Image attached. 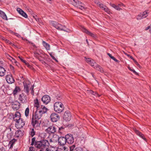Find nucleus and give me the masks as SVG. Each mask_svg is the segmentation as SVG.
I'll return each instance as SVG.
<instances>
[{
	"mask_svg": "<svg viewBox=\"0 0 151 151\" xmlns=\"http://www.w3.org/2000/svg\"><path fill=\"white\" fill-rule=\"evenodd\" d=\"M35 139V137L32 138L31 145L32 146L34 145L35 147L37 149L41 150L50 145L49 142L47 140L42 139L40 141H37Z\"/></svg>",
	"mask_w": 151,
	"mask_h": 151,
	"instance_id": "obj_1",
	"label": "nucleus"
},
{
	"mask_svg": "<svg viewBox=\"0 0 151 151\" xmlns=\"http://www.w3.org/2000/svg\"><path fill=\"white\" fill-rule=\"evenodd\" d=\"M50 24L56 28L57 29L60 31H63L67 32H70V31L68 29L66 28L65 26H63L58 22L53 21H50Z\"/></svg>",
	"mask_w": 151,
	"mask_h": 151,
	"instance_id": "obj_2",
	"label": "nucleus"
},
{
	"mask_svg": "<svg viewBox=\"0 0 151 151\" xmlns=\"http://www.w3.org/2000/svg\"><path fill=\"white\" fill-rule=\"evenodd\" d=\"M54 110L56 112L59 113L63 112L64 107L63 104L60 102H57L54 105Z\"/></svg>",
	"mask_w": 151,
	"mask_h": 151,
	"instance_id": "obj_3",
	"label": "nucleus"
},
{
	"mask_svg": "<svg viewBox=\"0 0 151 151\" xmlns=\"http://www.w3.org/2000/svg\"><path fill=\"white\" fill-rule=\"evenodd\" d=\"M41 123V121L38 120L37 119L34 118L33 117H32L31 119V124L32 125L33 127L37 129H38L40 127V124Z\"/></svg>",
	"mask_w": 151,
	"mask_h": 151,
	"instance_id": "obj_4",
	"label": "nucleus"
},
{
	"mask_svg": "<svg viewBox=\"0 0 151 151\" xmlns=\"http://www.w3.org/2000/svg\"><path fill=\"white\" fill-rule=\"evenodd\" d=\"M54 125L50 126L45 129V131L49 134L54 133L56 131L57 128Z\"/></svg>",
	"mask_w": 151,
	"mask_h": 151,
	"instance_id": "obj_5",
	"label": "nucleus"
},
{
	"mask_svg": "<svg viewBox=\"0 0 151 151\" xmlns=\"http://www.w3.org/2000/svg\"><path fill=\"white\" fill-rule=\"evenodd\" d=\"M50 118L52 122H55L59 120L60 117L58 114L55 113H53L50 115Z\"/></svg>",
	"mask_w": 151,
	"mask_h": 151,
	"instance_id": "obj_6",
	"label": "nucleus"
},
{
	"mask_svg": "<svg viewBox=\"0 0 151 151\" xmlns=\"http://www.w3.org/2000/svg\"><path fill=\"white\" fill-rule=\"evenodd\" d=\"M24 124V122L22 119H21L16 121L15 126L17 129H19L23 127Z\"/></svg>",
	"mask_w": 151,
	"mask_h": 151,
	"instance_id": "obj_7",
	"label": "nucleus"
},
{
	"mask_svg": "<svg viewBox=\"0 0 151 151\" xmlns=\"http://www.w3.org/2000/svg\"><path fill=\"white\" fill-rule=\"evenodd\" d=\"M71 115L70 112L68 111H65L63 115L64 120L66 121H69L71 119Z\"/></svg>",
	"mask_w": 151,
	"mask_h": 151,
	"instance_id": "obj_8",
	"label": "nucleus"
},
{
	"mask_svg": "<svg viewBox=\"0 0 151 151\" xmlns=\"http://www.w3.org/2000/svg\"><path fill=\"white\" fill-rule=\"evenodd\" d=\"M67 142L68 144H72L74 142L73 135L70 134H68L65 135Z\"/></svg>",
	"mask_w": 151,
	"mask_h": 151,
	"instance_id": "obj_9",
	"label": "nucleus"
},
{
	"mask_svg": "<svg viewBox=\"0 0 151 151\" xmlns=\"http://www.w3.org/2000/svg\"><path fill=\"white\" fill-rule=\"evenodd\" d=\"M23 83L24 86V90L27 94H28L29 91V81L25 80L23 81Z\"/></svg>",
	"mask_w": 151,
	"mask_h": 151,
	"instance_id": "obj_10",
	"label": "nucleus"
},
{
	"mask_svg": "<svg viewBox=\"0 0 151 151\" xmlns=\"http://www.w3.org/2000/svg\"><path fill=\"white\" fill-rule=\"evenodd\" d=\"M6 79L7 82L9 84H12L14 83L15 80L11 74H8L6 76Z\"/></svg>",
	"mask_w": 151,
	"mask_h": 151,
	"instance_id": "obj_11",
	"label": "nucleus"
},
{
	"mask_svg": "<svg viewBox=\"0 0 151 151\" xmlns=\"http://www.w3.org/2000/svg\"><path fill=\"white\" fill-rule=\"evenodd\" d=\"M18 99L21 103H24L27 102L26 96L23 93L19 95Z\"/></svg>",
	"mask_w": 151,
	"mask_h": 151,
	"instance_id": "obj_12",
	"label": "nucleus"
},
{
	"mask_svg": "<svg viewBox=\"0 0 151 151\" xmlns=\"http://www.w3.org/2000/svg\"><path fill=\"white\" fill-rule=\"evenodd\" d=\"M73 1L75 3L74 4V5L75 6L80 9L82 10L85 9L84 4L81 2L78 1H76L75 0H73Z\"/></svg>",
	"mask_w": 151,
	"mask_h": 151,
	"instance_id": "obj_13",
	"label": "nucleus"
},
{
	"mask_svg": "<svg viewBox=\"0 0 151 151\" xmlns=\"http://www.w3.org/2000/svg\"><path fill=\"white\" fill-rule=\"evenodd\" d=\"M65 136L60 137H59L58 136V142L59 145H64L67 143L66 139Z\"/></svg>",
	"mask_w": 151,
	"mask_h": 151,
	"instance_id": "obj_14",
	"label": "nucleus"
},
{
	"mask_svg": "<svg viewBox=\"0 0 151 151\" xmlns=\"http://www.w3.org/2000/svg\"><path fill=\"white\" fill-rule=\"evenodd\" d=\"M41 112V111H40L36 110L35 113V115L33 114L32 117H33L34 118L36 119H37L38 120H40L42 114Z\"/></svg>",
	"mask_w": 151,
	"mask_h": 151,
	"instance_id": "obj_15",
	"label": "nucleus"
},
{
	"mask_svg": "<svg viewBox=\"0 0 151 151\" xmlns=\"http://www.w3.org/2000/svg\"><path fill=\"white\" fill-rule=\"evenodd\" d=\"M42 101L44 104H47L50 101V97L47 95H45L42 98Z\"/></svg>",
	"mask_w": 151,
	"mask_h": 151,
	"instance_id": "obj_16",
	"label": "nucleus"
},
{
	"mask_svg": "<svg viewBox=\"0 0 151 151\" xmlns=\"http://www.w3.org/2000/svg\"><path fill=\"white\" fill-rule=\"evenodd\" d=\"M58 139H59L58 136L56 134H54L52 137L50 139V144L57 142L58 141Z\"/></svg>",
	"mask_w": 151,
	"mask_h": 151,
	"instance_id": "obj_17",
	"label": "nucleus"
},
{
	"mask_svg": "<svg viewBox=\"0 0 151 151\" xmlns=\"http://www.w3.org/2000/svg\"><path fill=\"white\" fill-rule=\"evenodd\" d=\"M81 30L83 32L86 33L88 35L93 37H95V35L94 34H93V33H92V32L89 31L88 30L86 29V28H85L84 27H82Z\"/></svg>",
	"mask_w": 151,
	"mask_h": 151,
	"instance_id": "obj_18",
	"label": "nucleus"
},
{
	"mask_svg": "<svg viewBox=\"0 0 151 151\" xmlns=\"http://www.w3.org/2000/svg\"><path fill=\"white\" fill-rule=\"evenodd\" d=\"M148 12H147L145 11L142 13H140L138 15L137 19V20L141 19L143 18L146 17L147 16Z\"/></svg>",
	"mask_w": 151,
	"mask_h": 151,
	"instance_id": "obj_19",
	"label": "nucleus"
},
{
	"mask_svg": "<svg viewBox=\"0 0 151 151\" xmlns=\"http://www.w3.org/2000/svg\"><path fill=\"white\" fill-rule=\"evenodd\" d=\"M21 116L20 113L18 111H17L13 116L14 120L15 122L18 121L22 119L21 118Z\"/></svg>",
	"mask_w": 151,
	"mask_h": 151,
	"instance_id": "obj_20",
	"label": "nucleus"
},
{
	"mask_svg": "<svg viewBox=\"0 0 151 151\" xmlns=\"http://www.w3.org/2000/svg\"><path fill=\"white\" fill-rule=\"evenodd\" d=\"M24 134V131L21 130H17L15 132V136L17 137H21Z\"/></svg>",
	"mask_w": 151,
	"mask_h": 151,
	"instance_id": "obj_21",
	"label": "nucleus"
},
{
	"mask_svg": "<svg viewBox=\"0 0 151 151\" xmlns=\"http://www.w3.org/2000/svg\"><path fill=\"white\" fill-rule=\"evenodd\" d=\"M7 130H9L10 132L7 134V137L9 139H11L13 135L14 131H12V129L11 127L8 128L7 129Z\"/></svg>",
	"mask_w": 151,
	"mask_h": 151,
	"instance_id": "obj_22",
	"label": "nucleus"
},
{
	"mask_svg": "<svg viewBox=\"0 0 151 151\" xmlns=\"http://www.w3.org/2000/svg\"><path fill=\"white\" fill-rule=\"evenodd\" d=\"M6 72L5 69L2 66L0 65V76L2 77L4 76Z\"/></svg>",
	"mask_w": 151,
	"mask_h": 151,
	"instance_id": "obj_23",
	"label": "nucleus"
},
{
	"mask_svg": "<svg viewBox=\"0 0 151 151\" xmlns=\"http://www.w3.org/2000/svg\"><path fill=\"white\" fill-rule=\"evenodd\" d=\"M68 148L65 146H62L60 148H58L55 151H68Z\"/></svg>",
	"mask_w": 151,
	"mask_h": 151,
	"instance_id": "obj_24",
	"label": "nucleus"
},
{
	"mask_svg": "<svg viewBox=\"0 0 151 151\" xmlns=\"http://www.w3.org/2000/svg\"><path fill=\"white\" fill-rule=\"evenodd\" d=\"M0 16L3 19L7 20L8 19L5 13L2 11L0 10Z\"/></svg>",
	"mask_w": 151,
	"mask_h": 151,
	"instance_id": "obj_25",
	"label": "nucleus"
},
{
	"mask_svg": "<svg viewBox=\"0 0 151 151\" xmlns=\"http://www.w3.org/2000/svg\"><path fill=\"white\" fill-rule=\"evenodd\" d=\"M21 91L20 88L18 86H16L13 91V93L14 95L15 96L17 94Z\"/></svg>",
	"mask_w": 151,
	"mask_h": 151,
	"instance_id": "obj_26",
	"label": "nucleus"
},
{
	"mask_svg": "<svg viewBox=\"0 0 151 151\" xmlns=\"http://www.w3.org/2000/svg\"><path fill=\"white\" fill-rule=\"evenodd\" d=\"M42 44L43 46L46 48L47 50H49L50 49V45L46 43L45 41H42Z\"/></svg>",
	"mask_w": 151,
	"mask_h": 151,
	"instance_id": "obj_27",
	"label": "nucleus"
},
{
	"mask_svg": "<svg viewBox=\"0 0 151 151\" xmlns=\"http://www.w3.org/2000/svg\"><path fill=\"white\" fill-rule=\"evenodd\" d=\"M17 139H13L11 140L9 142V145L10 144L9 147L10 149L12 148L13 147L14 144L15 143V142H16Z\"/></svg>",
	"mask_w": 151,
	"mask_h": 151,
	"instance_id": "obj_28",
	"label": "nucleus"
},
{
	"mask_svg": "<svg viewBox=\"0 0 151 151\" xmlns=\"http://www.w3.org/2000/svg\"><path fill=\"white\" fill-rule=\"evenodd\" d=\"M94 68L101 73L103 72L102 68L99 65H98L97 64H96V65H95V66L94 67Z\"/></svg>",
	"mask_w": 151,
	"mask_h": 151,
	"instance_id": "obj_29",
	"label": "nucleus"
},
{
	"mask_svg": "<svg viewBox=\"0 0 151 151\" xmlns=\"http://www.w3.org/2000/svg\"><path fill=\"white\" fill-rule=\"evenodd\" d=\"M34 106L35 107H37V109L40 107L39 103L37 99L34 100Z\"/></svg>",
	"mask_w": 151,
	"mask_h": 151,
	"instance_id": "obj_30",
	"label": "nucleus"
},
{
	"mask_svg": "<svg viewBox=\"0 0 151 151\" xmlns=\"http://www.w3.org/2000/svg\"><path fill=\"white\" fill-rule=\"evenodd\" d=\"M29 134L32 137H33L35 135V131L34 129L33 128H32L30 129L29 132Z\"/></svg>",
	"mask_w": 151,
	"mask_h": 151,
	"instance_id": "obj_31",
	"label": "nucleus"
},
{
	"mask_svg": "<svg viewBox=\"0 0 151 151\" xmlns=\"http://www.w3.org/2000/svg\"><path fill=\"white\" fill-rule=\"evenodd\" d=\"M90 93L95 95L96 96H98V97L100 96V95L99 94L96 92L93 91L92 90L90 91Z\"/></svg>",
	"mask_w": 151,
	"mask_h": 151,
	"instance_id": "obj_32",
	"label": "nucleus"
},
{
	"mask_svg": "<svg viewBox=\"0 0 151 151\" xmlns=\"http://www.w3.org/2000/svg\"><path fill=\"white\" fill-rule=\"evenodd\" d=\"M29 107H27L25 109V115L26 117L28 116L29 114Z\"/></svg>",
	"mask_w": 151,
	"mask_h": 151,
	"instance_id": "obj_33",
	"label": "nucleus"
},
{
	"mask_svg": "<svg viewBox=\"0 0 151 151\" xmlns=\"http://www.w3.org/2000/svg\"><path fill=\"white\" fill-rule=\"evenodd\" d=\"M20 14L25 18H27L28 17L27 14L23 10L22 11Z\"/></svg>",
	"mask_w": 151,
	"mask_h": 151,
	"instance_id": "obj_34",
	"label": "nucleus"
},
{
	"mask_svg": "<svg viewBox=\"0 0 151 151\" xmlns=\"http://www.w3.org/2000/svg\"><path fill=\"white\" fill-rule=\"evenodd\" d=\"M43 111H42L41 110H40V111H41V113L42 114H45V113L47 110V109L46 108L45 106H43Z\"/></svg>",
	"mask_w": 151,
	"mask_h": 151,
	"instance_id": "obj_35",
	"label": "nucleus"
},
{
	"mask_svg": "<svg viewBox=\"0 0 151 151\" xmlns=\"http://www.w3.org/2000/svg\"><path fill=\"white\" fill-rule=\"evenodd\" d=\"M102 9L104 10L107 13L110 12L109 9L106 6H104V7H102Z\"/></svg>",
	"mask_w": 151,
	"mask_h": 151,
	"instance_id": "obj_36",
	"label": "nucleus"
},
{
	"mask_svg": "<svg viewBox=\"0 0 151 151\" xmlns=\"http://www.w3.org/2000/svg\"><path fill=\"white\" fill-rule=\"evenodd\" d=\"M91 63H89V64L93 67L95 66V65H96V64H97L93 60H91Z\"/></svg>",
	"mask_w": 151,
	"mask_h": 151,
	"instance_id": "obj_37",
	"label": "nucleus"
},
{
	"mask_svg": "<svg viewBox=\"0 0 151 151\" xmlns=\"http://www.w3.org/2000/svg\"><path fill=\"white\" fill-rule=\"evenodd\" d=\"M2 39V40H4V41H5L6 43H8L9 44H11L12 43L11 42H10V41L9 40H7V39H6L4 37H3Z\"/></svg>",
	"mask_w": 151,
	"mask_h": 151,
	"instance_id": "obj_38",
	"label": "nucleus"
},
{
	"mask_svg": "<svg viewBox=\"0 0 151 151\" xmlns=\"http://www.w3.org/2000/svg\"><path fill=\"white\" fill-rule=\"evenodd\" d=\"M75 150L76 151H84L83 148L80 147L76 148Z\"/></svg>",
	"mask_w": 151,
	"mask_h": 151,
	"instance_id": "obj_39",
	"label": "nucleus"
},
{
	"mask_svg": "<svg viewBox=\"0 0 151 151\" xmlns=\"http://www.w3.org/2000/svg\"><path fill=\"white\" fill-rule=\"evenodd\" d=\"M34 54L35 56L37 59L38 58L41 57V56H40V54L37 52H34Z\"/></svg>",
	"mask_w": 151,
	"mask_h": 151,
	"instance_id": "obj_40",
	"label": "nucleus"
},
{
	"mask_svg": "<svg viewBox=\"0 0 151 151\" xmlns=\"http://www.w3.org/2000/svg\"><path fill=\"white\" fill-rule=\"evenodd\" d=\"M135 132V133L137 134L139 136H140L141 135V134L142 133L141 132H139V131H138V130L136 129H134V130Z\"/></svg>",
	"mask_w": 151,
	"mask_h": 151,
	"instance_id": "obj_41",
	"label": "nucleus"
},
{
	"mask_svg": "<svg viewBox=\"0 0 151 151\" xmlns=\"http://www.w3.org/2000/svg\"><path fill=\"white\" fill-rule=\"evenodd\" d=\"M20 60L23 63H25V64L27 65L28 66H29L30 65L26 61H25V60L22 59H21Z\"/></svg>",
	"mask_w": 151,
	"mask_h": 151,
	"instance_id": "obj_42",
	"label": "nucleus"
},
{
	"mask_svg": "<svg viewBox=\"0 0 151 151\" xmlns=\"http://www.w3.org/2000/svg\"><path fill=\"white\" fill-rule=\"evenodd\" d=\"M40 151H50V150L48 148L45 147V148L40 150Z\"/></svg>",
	"mask_w": 151,
	"mask_h": 151,
	"instance_id": "obj_43",
	"label": "nucleus"
},
{
	"mask_svg": "<svg viewBox=\"0 0 151 151\" xmlns=\"http://www.w3.org/2000/svg\"><path fill=\"white\" fill-rule=\"evenodd\" d=\"M64 129V128L63 127H60L59 128V132L60 133H62L61 131H63Z\"/></svg>",
	"mask_w": 151,
	"mask_h": 151,
	"instance_id": "obj_44",
	"label": "nucleus"
},
{
	"mask_svg": "<svg viewBox=\"0 0 151 151\" xmlns=\"http://www.w3.org/2000/svg\"><path fill=\"white\" fill-rule=\"evenodd\" d=\"M85 58H86V61L87 63L88 64L91 63V60L90 58H86V57H85Z\"/></svg>",
	"mask_w": 151,
	"mask_h": 151,
	"instance_id": "obj_45",
	"label": "nucleus"
},
{
	"mask_svg": "<svg viewBox=\"0 0 151 151\" xmlns=\"http://www.w3.org/2000/svg\"><path fill=\"white\" fill-rule=\"evenodd\" d=\"M17 11L20 14L21 13V12L22 11V10L20 8H18L17 9Z\"/></svg>",
	"mask_w": 151,
	"mask_h": 151,
	"instance_id": "obj_46",
	"label": "nucleus"
},
{
	"mask_svg": "<svg viewBox=\"0 0 151 151\" xmlns=\"http://www.w3.org/2000/svg\"><path fill=\"white\" fill-rule=\"evenodd\" d=\"M35 148L33 147H31L29 148V151H34Z\"/></svg>",
	"mask_w": 151,
	"mask_h": 151,
	"instance_id": "obj_47",
	"label": "nucleus"
},
{
	"mask_svg": "<svg viewBox=\"0 0 151 151\" xmlns=\"http://www.w3.org/2000/svg\"><path fill=\"white\" fill-rule=\"evenodd\" d=\"M43 106H41V107H39L37 109V110H38L39 111L40 110H41L42 111H43Z\"/></svg>",
	"mask_w": 151,
	"mask_h": 151,
	"instance_id": "obj_48",
	"label": "nucleus"
},
{
	"mask_svg": "<svg viewBox=\"0 0 151 151\" xmlns=\"http://www.w3.org/2000/svg\"><path fill=\"white\" fill-rule=\"evenodd\" d=\"M111 59L114 60V61H115L117 63L119 62V61L118 60H117L113 56L112 57Z\"/></svg>",
	"mask_w": 151,
	"mask_h": 151,
	"instance_id": "obj_49",
	"label": "nucleus"
},
{
	"mask_svg": "<svg viewBox=\"0 0 151 151\" xmlns=\"http://www.w3.org/2000/svg\"><path fill=\"white\" fill-rule=\"evenodd\" d=\"M50 55V56L54 60H56L55 57L52 55V53H49Z\"/></svg>",
	"mask_w": 151,
	"mask_h": 151,
	"instance_id": "obj_50",
	"label": "nucleus"
},
{
	"mask_svg": "<svg viewBox=\"0 0 151 151\" xmlns=\"http://www.w3.org/2000/svg\"><path fill=\"white\" fill-rule=\"evenodd\" d=\"M140 137H141V138H142L144 140H146V139L145 138V137L144 135L142 133L141 134V135L140 136Z\"/></svg>",
	"mask_w": 151,
	"mask_h": 151,
	"instance_id": "obj_51",
	"label": "nucleus"
},
{
	"mask_svg": "<svg viewBox=\"0 0 151 151\" xmlns=\"http://www.w3.org/2000/svg\"><path fill=\"white\" fill-rule=\"evenodd\" d=\"M130 70H131V71L132 72L135 74H138V73H137V72L134 70L130 69Z\"/></svg>",
	"mask_w": 151,
	"mask_h": 151,
	"instance_id": "obj_52",
	"label": "nucleus"
},
{
	"mask_svg": "<svg viewBox=\"0 0 151 151\" xmlns=\"http://www.w3.org/2000/svg\"><path fill=\"white\" fill-rule=\"evenodd\" d=\"M97 4H99V5L100 7L101 8V9H102V7H104L105 6H104V5L103 4L100 3V2L97 3Z\"/></svg>",
	"mask_w": 151,
	"mask_h": 151,
	"instance_id": "obj_53",
	"label": "nucleus"
},
{
	"mask_svg": "<svg viewBox=\"0 0 151 151\" xmlns=\"http://www.w3.org/2000/svg\"><path fill=\"white\" fill-rule=\"evenodd\" d=\"M134 62L138 66H139V67L140 66V65L139 64V63H138L137 62V61H136L135 60H134Z\"/></svg>",
	"mask_w": 151,
	"mask_h": 151,
	"instance_id": "obj_54",
	"label": "nucleus"
},
{
	"mask_svg": "<svg viewBox=\"0 0 151 151\" xmlns=\"http://www.w3.org/2000/svg\"><path fill=\"white\" fill-rule=\"evenodd\" d=\"M11 61H12L13 63H17V61L14 58L13 60H12Z\"/></svg>",
	"mask_w": 151,
	"mask_h": 151,
	"instance_id": "obj_55",
	"label": "nucleus"
},
{
	"mask_svg": "<svg viewBox=\"0 0 151 151\" xmlns=\"http://www.w3.org/2000/svg\"><path fill=\"white\" fill-rule=\"evenodd\" d=\"M116 9L118 11H120V10H122V9L121 8H120L119 7V6H118V5L117 6V7H116Z\"/></svg>",
	"mask_w": 151,
	"mask_h": 151,
	"instance_id": "obj_56",
	"label": "nucleus"
},
{
	"mask_svg": "<svg viewBox=\"0 0 151 151\" xmlns=\"http://www.w3.org/2000/svg\"><path fill=\"white\" fill-rule=\"evenodd\" d=\"M14 34L17 37H20V35L19 34H18V33H14Z\"/></svg>",
	"mask_w": 151,
	"mask_h": 151,
	"instance_id": "obj_57",
	"label": "nucleus"
},
{
	"mask_svg": "<svg viewBox=\"0 0 151 151\" xmlns=\"http://www.w3.org/2000/svg\"><path fill=\"white\" fill-rule=\"evenodd\" d=\"M8 56L9 58L8 57V58L11 61L12 60H13L14 59V58L10 56L9 55H8Z\"/></svg>",
	"mask_w": 151,
	"mask_h": 151,
	"instance_id": "obj_58",
	"label": "nucleus"
},
{
	"mask_svg": "<svg viewBox=\"0 0 151 151\" xmlns=\"http://www.w3.org/2000/svg\"><path fill=\"white\" fill-rule=\"evenodd\" d=\"M33 88H34V87H33V86H32V87L30 88V89H32L31 92V93L32 94L33 93V92H34Z\"/></svg>",
	"mask_w": 151,
	"mask_h": 151,
	"instance_id": "obj_59",
	"label": "nucleus"
},
{
	"mask_svg": "<svg viewBox=\"0 0 151 151\" xmlns=\"http://www.w3.org/2000/svg\"><path fill=\"white\" fill-rule=\"evenodd\" d=\"M42 63L45 65L46 66H47L48 65V64H47V63L44 61Z\"/></svg>",
	"mask_w": 151,
	"mask_h": 151,
	"instance_id": "obj_60",
	"label": "nucleus"
},
{
	"mask_svg": "<svg viewBox=\"0 0 151 151\" xmlns=\"http://www.w3.org/2000/svg\"><path fill=\"white\" fill-rule=\"evenodd\" d=\"M42 63L45 65L46 66H47L48 65V64H47V63L44 61Z\"/></svg>",
	"mask_w": 151,
	"mask_h": 151,
	"instance_id": "obj_61",
	"label": "nucleus"
},
{
	"mask_svg": "<svg viewBox=\"0 0 151 151\" xmlns=\"http://www.w3.org/2000/svg\"><path fill=\"white\" fill-rule=\"evenodd\" d=\"M40 58L41 57L38 58V59L42 63L44 61L42 59Z\"/></svg>",
	"mask_w": 151,
	"mask_h": 151,
	"instance_id": "obj_62",
	"label": "nucleus"
},
{
	"mask_svg": "<svg viewBox=\"0 0 151 151\" xmlns=\"http://www.w3.org/2000/svg\"><path fill=\"white\" fill-rule=\"evenodd\" d=\"M110 5L111 6H112L113 7H115V6L116 5L114 4H111V3H110Z\"/></svg>",
	"mask_w": 151,
	"mask_h": 151,
	"instance_id": "obj_63",
	"label": "nucleus"
},
{
	"mask_svg": "<svg viewBox=\"0 0 151 151\" xmlns=\"http://www.w3.org/2000/svg\"><path fill=\"white\" fill-rule=\"evenodd\" d=\"M107 55L111 58L112 57H113L109 53H107Z\"/></svg>",
	"mask_w": 151,
	"mask_h": 151,
	"instance_id": "obj_64",
	"label": "nucleus"
}]
</instances>
